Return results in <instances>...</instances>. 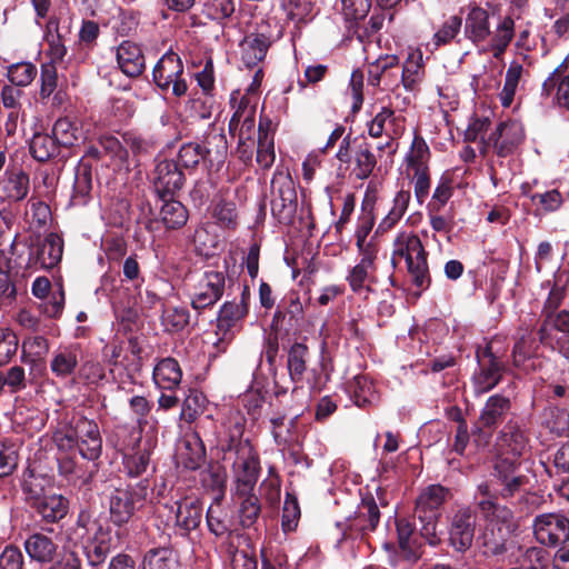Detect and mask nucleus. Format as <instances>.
<instances>
[{
	"instance_id": "nucleus-1",
	"label": "nucleus",
	"mask_w": 569,
	"mask_h": 569,
	"mask_svg": "<svg viewBox=\"0 0 569 569\" xmlns=\"http://www.w3.org/2000/svg\"><path fill=\"white\" fill-rule=\"evenodd\" d=\"M463 32L473 44L485 46L483 51L500 58L515 37V20L511 16L473 6L466 16Z\"/></svg>"
},
{
	"instance_id": "nucleus-2",
	"label": "nucleus",
	"mask_w": 569,
	"mask_h": 569,
	"mask_svg": "<svg viewBox=\"0 0 569 569\" xmlns=\"http://www.w3.org/2000/svg\"><path fill=\"white\" fill-rule=\"evenodd\" d=\"M479 510L487 521L481 535L485 552L492 556L502 555L507 551L508 542L517 529L512 511L492 500L480 501Z\"/></svg>"
},
{
	"instance_id": "nucleus-3",
	"label": "nucleus",
	"mask_w": 569,
	"mask_h": 569,
	"mask_svg": "<svg viewBox=\"0 0 569 569\" xmlns=\"http://www.w3.org/2000/svg\"><path fill=\"white\" fill-rule=\"evenodd\" d=\"M405 259L412 282L421 289L430 284L427 252L420 238L412 231H400L393 240L392 263Z\"/></svg>"
},
{
	"instance_id": "nucleus-4",
	"label": "nucleus",
	"mask_w": 569,
	"mask_h": 569,
	"mask_svg": "<svg viewBox=\"0 0 569 569\" xmlns=\"http://www.w3.org/2000/svg\"><path fill=\"white\" fill-rule=\"evenodd\" d=\"M149 481L143 479L128 488H117L109 496L110 519L116 526L128 523L148 501Z\"/></svg>"
},
{
	"instance_id": "nucleus-5",
	"label": "nucleus",
	"mask_w": 569,
	"mask_h": 569,
	"mask_svg": "<svg viewBox=\"0 0 569 569\" xmlns=\"http://www.w3.org/2000/svg\"><path fill=\"white\" fill-rule=\"evenodd\" d=\"M74 535L77 539L81 540L90 565L98 566L103 562L110 552L112 541L108 527H103L99 521L91 520L89 517L80 516Z\"/></svg>"
},
{
	"instance_id": "nucleus-6",
	"label": "nucleus",
	"mask_w": 569,
	"mask_h": 569,
	"mask_svg": "<svg viewBox=\"0 0 569 569\" xmlns=\"http://www.w3.org/2000/svg\"><path fill=\"white\" fill-rule=\"evenodd\" d=\"M44 482L46 479L32 475L24 480L23 490L42 519L56 522L67 515L68 501L61 495L47 493Z\"/></svg>"
},
{
	"instance_id": "nucleus-7",
	"label": "nucleus",
	"mask_w": 569,
	"mask_h": 569,
	"mask_svg": "<svg viewBox=\"0 0 569 569\" xmlns=\"http://www.w3.org/2000/svg\"><path fill=\"white\" fill-rule=\"evenodd\" d=\"M183 69L180 57L176 52L169 51L154 66L152 71L153 81L161 91H171L173 96L182 97L188 90V86L182 78Z\"/></svg>"
},
{
	"instance_id": "nucleus-8",
	"label": "nucleus",
	"mask_w": 569,
	"mask_h": 569,
	"mask_svg": "<svg viewBox=\"0 0 569 569\" xmlns=\"http://www.w3.org/2000/svg\"><path fill=\"white\" fill-rule=\"evenodd\" d=\"M532 527L541 545L556 547L569 540V519L561 513H541L535 518Z\"/></svg>"
},
{
	"instance_id": "nucleus-9",
	"label": "nucleus",
	"mask_w": 569,
	"mask_h": 569,
	"mask_svg": "<svg viewBox=\"0 0 569 569\" xmlns=\"http://www.w3.org/2000/svg\"><path fill=\"white\" fill-rule=\"evenodd\" d=\"M479 371L473 375V389L481 395L493 389L501 380L505 371L503 362L492 352V345L477 353Z\"/></svg>"
},
{
	"instance_id": "nucleus-10",
	"label": "nucleus",
	"mask_w": 569,
	"mask_h": 569,
	"mask_svg": "<svg viewBox=\"0 0 569 569\" xmlns=\"http://www.w3.org/2000/svg\"><path fill=\"white\" fill-rule=\"evenodd\" d=\"M271 211L279 219L288 218L296 208L297 192L288 172L277 169L271 180Z\"/></svg>"
},
{
	"instance_id": "nucleus-11",
	"label": "nucleus",
	"mask_w": 569,
	"mask_h": 569,
	"mask_svg": "<svg viewBox=\"0 0 569 569\" xmlns=\"http://www.w3.org/2000/svg\"><path fill=\"white\" fill-rule=\"evenodd\" d=\"M358 246L361 258L359 262L350 269L347 276V281L351 290L356 293L368 290L369 283L375 280L377 271L376 259L378 256V249L375 244H362L359 240Z\"/></svg>"
},
{
	"instance_id": "nucleus-12",
	"label": "nucleus",
	"mask_w": 569,
	"mask_h": 569,
	"mask_svg": "<svg viewBox=\"0 0 569 569\" xmlns=\"http://www.w3.org/2000/svg\"><path fill=\"white\" fill-rule=\"evenodd\" d=\"M226 284L224 273L221 271H206L193 286L191 305L200 310L213 306L223 295Z\"/></svg>"
},
{
	"instance_id": "nucleus-13",
	"label": "nucleus",
	"mask_w": 569,
	"mask_h": 569,
	"mask_svg": "<svg viewBox=\"0 0 569 569\" xmlns=\"http://www.w3.org/2000/svg\"><path fill=\"white\" fill-rule=\"evenodd\" d=\"M236 479V496H246L253 491L260 471L258 456L250 447H242L238 451L233 463Z\"/></svg>"
},
{
	"instance_id": "nucleus-14",
	"label": "nucleus",
	"mask_w": 569,
	"mask_h": 569,
	"mask_svg": "<svg viewBox=\"0 0 569 569\" xmlns=\"http://www.w3.org/2000/svg\"><path fill=\"white\" fill-rule=\"evenodd\" d=\"M49 349V341L43 336H30L23 340L21 360L28 366L32 382H39L46 376L44 359Z\"/></svg>"
},
{
	"instance_id": "nucleus-15",
	"label": "nucleus",
	"mask_w": 569,
	"mask_h": 569,
	"mask_svg": "<svg viewBox=\"0 0 569 569\" xmlns=\"http://www.w3.org/2000/svg\"><path fill=\"white\" fill-rule=\"evenodd\" d=\"M82 358L83 352L79 343L60 345L51 353L50 371L58 379H68L78 371Z\"/></svg>"
},
{
	"instance_id": "nucleus-16",
	"label": "nucleus",
	"mask_w": 569,
	"mask_h": 569,
	"mask_svg": "<svg viewBox=\"0 0 569 569\" xmlns=\"http://www.w3.org/2000/svg\"><path fill=\"white\" fill-rule=\"evenodd\" d=\"M77 447L82 458L96 460L102 451V439L98 425L90 419L80 417L74 420Z\"/></svg>"
},
{
	"instance_id": "nucleus-17",
	"label": "nucleus",
	"mask_w": 569,
	"mask_h": 569,
	"mask_svg": "<svg viewBox=\"0 0 569 569\" xmlns=\"http://www.w3.org/2000/svg\"><path fill=\"white\" fill-rule=\"evenodd\" d=\"M525 139V130L520 122L508 121L501 122L491 133L488 143H483L482 152L489 143L493 144L495 150L500 157L511 154L522 143Z\"/></svg>"
},
{
	"instance_id": "nucleus-18",
	"label": "nucleus",
	"mask_w": 569,
	"mask_h": 569,
	"mask_svg": "<svg viewBox=\"0 0 569 569\" xmlns=\"http://www.w3.org/2000/svg\"><path fill=\"white\" fill-rule=\"evenodd\" d=\"M152 182L156 192L163 199L182 188L184 176L174 161L160 160L153 170Z\"/></svg>"
},
{
	"instance_id": "nucleus-19",
	"label": "nucleus",
	"mask_w": 569,
	"mask_h": 569,
	"mask_svg": "<svg viewBox=\"0 0 569 569\" xmlns=\"http://www.w3.org/2000/svg\"><path fill=\"white\" fill-rule=\"evenodd\" d=\"M475 526L476 517L470 509H459L453 515L449 528V541L457 551H466L471 547Z\"/></svg>"
},
{
	"instance_id": "nucleus-20",
	"label": "nucleus",
	"mask_w": 569,
	"mask_h": 569,
	"mask_svg": "<svg viewBox=\"0 0 569 569\" xmlns=\"http://www.w3.org/2000/svg\"><path fill=\"white\" fill-rule=\"evenodd\" d=\"M516 457L511 455H502L498 457L495 470L498 479L501 481L503 486L501 489V495L503 497H511L516 492L521 490V487L525 485V476L517 472Z\"/></svg>"
},
{
	"instance_id": "nucleus-21",
	"label": "nucleus",
	"mask_w": 569,
	"mask_h": 569,
	"mask_svg": "<svg viewBox=\"0 0 569 569\" xmlns=\"http://www.w3.org/2000/svg\"><path fill=\"white\" fill-rule=\"evenodd\" d=\"M116 58L119 69L128 77H138L146 68L142 50L132 41H122L116 49Z\"/></svg>"
},
{
	"instance_id": "nucleus-22",
	"label": "nucleus",
	"mask_w": 569,
	"mask_h": 569,
	"mask_svg": "<svg viewBox=\"0 0 569 569\" xmlns=\"http://www.w3.org/2000/svg\"><path fill=\"white\" fill-rule=\"evenodd\" d=\"M405 118L397 116L390 107L383 106L376 116L368 122V133L372 138L400 136L405 129Z\"/></svg>"
},
{
	"instance_id": "nucleus-23",
	"label": "nucleus",
	"mask_w": 569,
	"mask_h": 569,
	"mask_svg": "<svg viewBox=\"0 0 569 569\" xmlns=\"http://www.w3.org/2000/svg\"><path fill=\"white\" fill-rule=\"evenodd\" d=\"M542 94L553 96L559 107L569 110V74H567V66L563 61L560 63L543 81Z\"/></svg>"
},
{
	"instance_id": "nucleus-24",
	"label": "nucleus",
	"mask_w": 569,
	"mask_h": 569,
	"mask_svg": "<svg viewBox=\"0 0 569 569\" xmlns=\"http://www.w3.org/2000/svg\"><path fill=\"white\" fill-rule=\"evenodd\" d=\"M24 550L29 558L41 565L51 563L58 556V545L48 535L37 532L24 541Z\"/></svg>"
},
{
	"instance_id": "nucleus-25",
	"label": "nucleus",
	"mask_w": 569,
	"mask_h": 569,
	"mask_svg": "<svg viewBox=\"0 0 569 569\" xmlns=\"http://www.w3.org/2000/svg\"><path fill=\"white\" fill-rule=\"evenodd\" d=\"M176 526L183 535L198 528L202 519V505L197 497H186L176 502Z\"/></svg>"
},
{
	"instance_id": "nucleus-26",
	"label": "nucleus",
	"mask_w": 569,
	"mask_h": 569,
	"mask_svg": "<svg viewBox=\"0 0 569 569\" xmlns=\"http://www.w3.org/2000/svg\"><path fill=\"white\" fill-rule=\"evenodd\" d=\"M248 313L244 300L226 302L219 312L217 333L221 335V341H230L237 323Z\"/></svg>"
},
{
	"instance_id": "nucleus-27",
	"label": "nucleus",
	"mask_w": 569,
	"mask_h": 569,
	"mask_svg": "<svg viewBox=\"0 0 569 569\" xmlns=\"http://www.w3.org/2000/svg\"><path fill=\"white\" fill-rule=\"evenodd\" d=\"M29 176L22 169L7 170L0 181V198L21 201L29 192Z\"/></svg>"
},
{
	"instance_id": "nucleus-28",
	"label": "nucleus",
	"mask_w": 569,
	"mask_h": 569,
	"mask_svg": "<svg viewBox=\"0 0 569 569\" xmlns=\"http://www.w3.org/2000/svg\"><path fill=\"white\" fill-rule=\"evenodd\" d=\"M528 446V439L525 432L513 425H507L501 430L497 447L502 455H511L512 457L521 456Z\"/></svg>"
},
{
	"instance_id": "nucleus-29",
	"label": "nucleus",
	"mask_w": 569,
	"mask_h": 569,
	"mask_svg": "<svg viewBox=\"0 0 569 569\" xmlns=\"http://www.w3.org/2000/svg\"><path fill=\"white\" fill-rule=\"evenodd\" d=\"M270 47L269 38L262 33H250L240 42L241 58L247 67L257 66L262 61Z\"/></svg>"
},
{
	"instance_id": "nucleus-30",
	"label": "nucleus",
	"mask_w": 569,
	"mask_h": 569,
	"mask_svg": "<svg viewBox=\"0 0 569 569\" xmlns=\"http://www.w3.org/2000/svg\"><path fill=\"white\" fill-rule=\"evenodd\" d=\"M182 371L178 361L173 358L160 360L153 369L154 383L164 390H172L179 386Z\"/></svg>"
},
{
	"instance_id": "nucleus-31",
	"label": "nucleus",
	"mask_w": 569,
	"mask_h": 569,
	"mask_svg": "<svg viewBox=\"0 0 569 569\" xmlns=\"http://www.w3.org/2000/svg\"><path fill=\"white\" fill-rule=\"evenodd\" d=\"M230 104L233 109V114L229 122V131H234L240 123L256 118L257 101L247 94H241L239 90L232 91Z\"/></svg>"
},
{
	"instance_id": "nucleus-32",
	"label": "nucleus",
	"mask_w": 569,
	"mask_h": 569,
	"mask_svg": "<svg viewBox=\"0 0 569 569\" xmlns=\"http://www.w3.org/2000/svg\"><path fill=\"white\" fill-rule=\"evenodd\" d=\"M63 244L59 236L50 233L36 251V263L43 269L53 268L62 257Z\"/></svg>"
},
{
	"instance_id": "nucleus-33",
	"label": "nucleus",
	"mask_w": 569,
	"mask_h": 569,
	"mask_svg": "<svg viewBox=\"0 0 569 569\" xmlns=\"http://www.w3.org/2000/svg\"><path fill=\"white\" fill-rule=\"evenodd\" d=\"M510 405V399L505 396L493 395L489 397L479 417L481 426L486 428L497 426L503 420Z\"/></svg>"
},
{
	"instance_id": "nucleus-34",
	"label": "nucleus",
	"mask_w": 569,
	"mask_h": 569,
	"mask_svg": "<svg viewBox=\"0 0 569 569\" xmlns=\"http://www.w3.org/2000/svg\"><path fill=\"white\" fill-rule=\"evenodd\" d=\"M154 446L153 440H146L138 445L133 453L123 457V466L130 477H139L148 470Z\"/></svg>"
},
{
	"instance_id": "nucleus-35",
	"label": "nucleus",
	"mask_w": 569,
	"mask_h": 569,
	"mask_svg": "<svg viewBox=\"0 0 569 569\" xmlns=\"http://www.w3.org/2000/svg\"><path fill=\"white\" fill-rule=\"evenodd\" d=\"M448 489L440 485L427 487L418 497L416 515L438 513V509L445 502Z\"/></svg>"
},
{
	"instance_id": "nucleus-36",
	"label": "nucleus",
	"mask_w": 569,
	"mask_h": 569,
	"mask_svg": "<svg viewBox=\"0 0 569 569\" xmlns=\"http://www.w3.org/2000/svg\"><path fill=\"white\" fill-rule=\"evenodd\" d=\"M31 381L29 373L22 366L14 365L6 371H0V396L3 392L18 393L24 390Z\"/></svg>"
},
{
	"instance_id": "nucleus-37",
	"label": "nucleus",
	"mask_w": 569,
	"mask_h": 569,
	"mask_svg": "<svg viewBox=\"0 0 569 569\" xmlns=\"http://www.w3.org/2000/svg\"><path fill=\"white\" fill-rule=\"evenodd\" d=\"M429 159L430 150L427 142L421 136L415 134L405 159L408 173L428 170Z\"/></svg>"
},
{
	"instance_id": "nucleus-38",
	"label": "nucleus",
	"mask_w": 569,
	"mask_h": 569,
	"mask_svg": "<svg viewBox=\"0 0 569 569\" xmlns=\"http://www.w3.org/2000/svg\"><path fill=\"white\" fill-rule=\"evenodd\" d=\"M202 148L210 162L223 161L228 151V142L223 129L211 127L203 139Z\"/></svg>"
},
{
	"instance_id": "nucleus-39",
	"label": "nucleus",
	"mask_w": 569,
	"mask_h": 569,
	"mask_svg": "<svg viewBox=\"0 0 569 569\" xmlns=\"http://www.w3.org/2000/svg\"><path fill=\"white\" fill-rule=\"evenodd\" d=\"M351 173L359 180L370 177L377 166V158L369 143L363 142L355 151Z\"/></svg>"
},
{
	"instance_id": "nucleus-40",
	"label": "nucleus",
	"mask_w": 569,
	"mask_h": 569,
	"mask_svg": "<svg viewBox=\"0 0 569 569\" xmlns=\"http://www.w3.org/2000/svg\"><path fill=\"white\" fill-rule=\"evenodd\" d=\"M52 133L58 144L63 147H72L83 140L80 126L69 118L58 119L53 126Z\"/></svg>"
},
{
	"instance_id": "nucleus-41",
	"label": "nucleus",
	"mask_w": 569,
	"mask_h": 569,
	"mask_svg": "<svg viewBox=\"0 0 569 569\" xmlns=\"http://www.w3.org/2000/svg\"><path fill=\"white\" fill-rule=\"evenodd\" d=\"M400 549L408 560H417L420 557V546L413 538L415 528L407 519L396 521Z\"/></svg>"
},
{
	"instance_id": "nucleus-42",
	"label": "nucleus",
	"mask_w": 569,
	"mask_h": 569,
	"mask_svg": "<svg viewBox=\"0 0 569 569\" xmlns=\"http://www.w3.org/2000/svg\"><path fill=\"white\" fill-rule=\"evenodd\" d=\"M410 199L411 193L409 190H399L392 200V207L379 223L378 230L386 232L392 229L406 213Z\"/></svg>"
},
{
	"instance_id": "nucleus-43",
	"label": "nucleus",
	"mask_w": 569,
	"mask_h": 569,
	"mask_svg": "<svg viewBox=\"0 0 569 569\" xmlns=\"http://www.w3.org/2000/svg\"><path fill=\"white\" fill-rule=\"evenodd\" d=\"M423 78L422 56L420 52L410 53L403 63L401 83L407 91H413Z\"/></svg>"
},
{
	"instance_id": "nucleus-44",
	"label": "nucleus",
	"mask_w": 569,
	"mask_h": 569,
	"mask_svg": "<svg viewBox=\"0 0 569 569\" xmlns=\"http://www.w3.org/2000/svg\"><path fill=\"white\" fill-rule=\"evenodd\" d=\"M159 217L167 229H178L186 224L188 212L180 201L170 199L162 204Z\"/></svg>"
},
{
	"instance_id": "nucleus-45",
	"label": "nucleus",
	"mask_w": 569,
	"mask_h": 569,
	"mask_svg": "<svg viewBox=\"0 0 569 569\" xmlns=\"http://www.w3.org/2000/svg\"><path fill=\"white\" fill-rule=\"evenodd\" d=\"M179 456L186 468L197 469L204 457V448L198 436L186 438L179 447Z\"/></svg>"
},
{
	"instance_id": "nucleus-46",
	"label": "nucleus",
	"mask_w": 569,
	"mask_h": 569,
	"mask_svg": "<svg viewBox=\"0 0 569 569\" xmlns=\"http://www.w3.org/2000/svg\"><path fill=\"white\" fill-rule=\"evenodd\" d=\"M523 73V67L520 63L511 62L505 76V83L499 92L501 106L509 108L513 102L520 79Z\"/></svg>"
},
{
	"instance_id": "nucleus-47",
	"label": "nucleus",
	"mask_w": 569,
	"mask_h": 569,
	"mask_svg": "<svg viewBox=\"0 0 569 569\" xmlns=\"http://www.w3.org/2000/svg\"><path fill=\"white\" fill-rule=\"evenodd\" d=\"M176 552L169 548H159L148 551L144 556L143 569H179Z\"/></svg>"
},
{
	"instance_id": "nucleus-48",
	"label": "nucleus",
	"mask_w": 569,
	"mask_h": 569,
	"mask_svg": "<svg viewBox=\"0 0 569 569\" xmlns=\"http://www.w3.org/2000/svg\"><path fill=\"white\" fill-rule=\"evenodd\" d=\"M555 328L566 335L569 333V311L562 310L559 312L547 313L545 321L539 330V338L543 345H549L552 348V339L550 329Z\"/></svg>"
},
{
	"instance_id": "nucleus-49",
	"label": "nucleus",
	"mask_w": 569,
	"mask_h": 569,
	"mask_svg": "<svg viewBox=\"0 0 569 569\" xmlns=\"http://www.w3.org/2000/svg\"><path fill=\"white\" fill-rule=\"evenodd\" d=\"M58 151V142L54 137L47 133H34L30 142V153L32 157L44 162L52 158Z\"/></svg>"
},
{
	"instance_id": "nucleus-50",
	"label": "nucleus",
	"mask_w": 569,
	"mask_h": 569,
	"mask_svg": "<svg viewBox=\"0 0 569 569\" xmlns=\"http://www.w3.org/2000/svg\"><path fill=\"white\" fill-rule=\"evenodd\" d=\"M380 518L379 508L376 501L370 499L362 500L358 515L352 526L357 527L361 531L375 530Z\"/></svg>"
},
{
	"instance_id": "nucleus-51",
	"label": "nucleus",
	"mask_w": 569,
	"mask_h": 569,
	"mask_svg": "<svg viewBox=\"0 0 569 569\" xmlns=\"http://www.w3.org/2000/svg\"><path fill=\"white\" fill-rule=\"evenodd\" d=\"M308 348L303 343H295L288 353L289 375L293 381H300L307 370Z\"/></svg>"
},
{
	"instance_id": "nucleus-52",
	"label": "nucleus",
	"mask_w": 569,
	"mask_h": 569,
	"mask_svg": "<svg viewBox=\"0 0 569 569\" xmlns=\"http://www.w3.org/2000/svg\"><path fill=\"white\" fill-rule=\"evenodd\" d=\"M341 2L342 16L349 28L367 18L372 4V0H341Z\"/></svg>"
},
{
	"instance_id": "nucleus-53",
	"label": "nucleus",
	"mask_w": 569,
	"mask_h": 569,
	"mask_svg": "<svg viewBox=\"0 0 569 569\" xmlns=\"http://www.w3.org/2000/svg\"><path fill=\"white\" fill-rule=\"evenodd\" d=\"M350 390L357 406L372 403L377 399L372 381L366 376H357L350 385Z\"/></svg>"
},
{
	"instance_id": "nucleus-54",
	"label": "nucleus",
	"mask_w": 569,
	"mask_h": 569,
	"mask_svg": "<svg viewBox=\"0 0 569 569\" xmlns=\"http://www.w3.org/2000/svg\"><path fill=\"white\" fill-rule=\"evenodd\" d=\"M189 311L184 307L167 306L161 321L167 331H180L189 323Z\"/></svg>"
},
{
	"instance_id": "nucleus-55",
	"label": "nucleus",
	"mask_w": 569,
	"mask_h": 569,
	"mask_svg": "<svg viewBox=\"0 0 569 569\" xmlns=\"http://www.w3.org/2000/svg\"><path fill=\"white\" fill-rule=\"evenodd\" d=\"M240 501L239 517L243 527H251L260 515V503L258 498L252 493L246 496H236Z\"/></svg>"
},
{
	"instance_id": "nucleus-56",
	"label": "nucleus",
	"mask_w": 569,
	"mask_h": 569,
	"mask_svg": "<svg viewBox=\"0 0 569 569\" xmlns=\"http://www.w3.org/2000/svg\"><path fill=\"white\" fill-rule=\"evenodd\" d=\"M276 159L273 139L259 126L257 162L262 169H269Z\"/></svg>"
},
{
	"instance_id": "nucleus-57",
	"label": "nucleus",
	"mask_w": 569,
	"mask_h": 569,
	"mask_svg": "<svg viewBox=\"0 0 569 569\" xmlns=\"http://www.w3.org/2000/svg\"><path fill=\"white\" fill-rule=\"evenodd\" d=\"M229 541L227 545V553L230 559L232 569H257V561L247 556L243 551H239L234 546V540H239L241 536L239 533H229Z\"/></svg>"
},
{
	"instance_id": "nucleus-58",
	"label": "nucleus",
	"mask_w": 569,
	"mask_h": 569,
	"mask_svg": "<svg viewBox=\"0 0 569 569\" xmlns=\"http://www.w3.org/2000/svg\"><path fill=\"white\" fill-rule=\"evenodd\" d=\"M206 403L207 399L202 392L190 390L182 403L181 418L188 422H192L203 412Z\"/></svg>"
},
{
	"instance_id": "nucleus-59",
	"label": "nucleus",
	"mask_w": 569,
	"mask_h": 569,
	"mask_svg": "<svg viewBox=\"0 0 569 569\" xmlns=\"http://www.w3.org/2000/svg\"><path fill=\"white\" fill-rule=\"evenodd\" d=\"M22 96V91L11 86H4L1 90V101L4 108L11 109L9 113V120L6 123L8 132H11L16 128V119L18 118V108L20 106L19 100Z\"/></svg>"
},
{
	"instance_id": "nucleus-60",
	"label": "nucleus",
	"mask_w": 569,
	"mask_h": 569,
	"mask_svg": "<svg viewBox=\"0 0 569 569\" xmlns=\"http://www.w3.org/2000/svg\"><path fill=\"white\" fill-rule=\"evenodd\" d=\"M462 19L458 16H450L432 37L436 48L448 44L459 33Z\"/></svg>"
},
{
	"instance_id": "nucleus-61",
	"label": "nucleus",
	"mask_w": 569,
	"mask_h": 569,
	"mask_svg": "<svg viewBox=\"0 0 569 569\" xmlns=\"http://www.w3.org/2000/svg\"><path fill=\"white\" fill-rule=\"evenodd\" d=\"M37 68L31 62H19L9 67L8 78L18 87L29 86L37 76Z\"/></svg>"
},
{
	"instance_id": "nucleus-62",
	"label": "nucleus",
	"mask_w": 569,
	"mask_h": 569,
	"mask_svg": "<svg viewBox=\"0 0 569 569\" xmlns=\"http://www.w3.org/2000/svg\"><path fill=\"white\" fill-rule=\"evenodd\" d=\"M178 160L187 169L196 168L201 161L207 160L206 151L197 142H187L180 147Z\"/></svg>"
},
{
	"instance_id": "nucleus-63",
	"label": "nucleus",
	"mask_w": 569,
	"mask_h": 569,
	"mask_svg": "<svg viewBox=\"0 0 569 569\" xmlns=\"http://www.w3.org/2000/svg\"><path fill=\"white\" fill-rule=\"evenodd\" d=\"M280 7L287 18L296 22L307 20L312 11L310 0H280Z\"/></svg>"
},
{
	"instance_id": "nucleus-64",
	"label": "nucleus",
	"mask_w": 569,
	"mask_h": 569,
	"mask_svg": "<svg viewBox=\"0 0 569 569\" xmlns=\"http://www.w3.org/2000/svg\"><path fill=\"white\" fill-rule=\"evenodd\" d=\"M300 518V508L297 499L291 496L287 495L284 502H283V509H282V519H281V526L284 532L293 531L297 526Z\"/></svg>"
}]
</instances>
